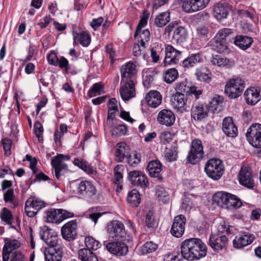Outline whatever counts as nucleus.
<instances>
[{
  "label": "nucleus",
  "mask_w": 261,
  "mask_h": 261,
  "mask_svg": "<svg viewBox=\"0 0 261 261\" xmlns=\"http://www.w3.org/2000/svg\"><path fill=\"white\" fill-rule=\"evenodd\" d=\"M180 249L184 259L193 261L205 257L207 247L201 239L196 238L187 239L180 244Z\"/></svg>",
  "instance_id": "f257e3e1"
},
{
  "label": "nucleus",
  "mask_w": 261,
  "mask_h": 261,
  "mask_svg": "<svg viewBox=\"0 0 261 261\" xmlns=\"http://www.w3.org/2000/svg\"><path fill=\"white\" fill-rule=\"evenodd\" d=\"M214 200L218 205L229 209H237L242 205L241 200L238 196L223 191L216 193L214 196Z\"/></svg>",
  "instance_id": "f03ea898"
},
{
  "label": "nucleus",
  "mask_w": 261,
  "mask_h": 261,
  "mask_svg": "<svg viewBox=\"0 0 261 261\" xmlns=\"http://www.w3.org/2000/svg\"><path fill=\"white\" fill-rule=\"evenodd\" d=\"M73 192L80 197L91 199L97 193V190L92 182L76 180L72 183Z\"/></svg>",
  "instance_id": "7ed1b4c3"
},
{
  "label": "nucleus",
  "mask_w": 261,
  "mask_h": 261,
  "mask_svg": "<svg viewBox=\"0 0 261 261\" xmlns=\"http://www.w3.org/2000/svg\"><path fill=\"white\" fill-rule=\"evenodd\" d=\"M69 155L63 154H57L51 159V165L55 170V177L59 180H63L65 177L66 174L68 172V166L63 163L64 161H69Z\"/></svg>",
  "instance_id": "20e7f679"
},
{
  "label": "nucleus",
  "mask_w": 261,
  "mask_h": 261,
  "mask_svg": "<svg viewBox=\"0 0 261 261\" xmlns=\"http://www.w3.org/2000/svg\"><path fill=\"white\" fill-rule=\"evenodd\" d=\"M107 232L109 239L115 241L126 240L127 233L123 223L118 220L109 222L107 226Z\"/></svg>",
  "instance_id": "39448f33"
},
{
  "label": "nucleus",
  "mask_w": 261,
  "mask_h": 261,
  "mask_svg": "<svg viewBox=\"0 0 261 261\" xmlns=\"http://www.w3.org/2000/svg\"><path fill=\"white\" fill-rule=\"evenodd\" d=\"M204 171L211 178L216 180L219 179L224 171L223 162L217 158L210 159L205 165Z\"/></svg>",
  "instance_id": "423d86ee"
},
{
  "label": "nucleus",
  "mask_w": 261,
  "mask_h": 261,
  "mask_svg": "<svg viewBox=\"0 0 261 261\" xmlns=\"http://www.w3.org/2000/svg\"><path fill=\"white\" fill-rule=\"evenodd\" d=\"M245 87V82L241 78H232L227 81L224 92L228 97L235 99L241 95Z\"/></svg>",
  "instance_id": "0eeeda50"
},
{
  "label": "nucleus",
  "mask_w": 261,
  "mask_h": 261,
  "mask_svg": "<svg viewBox=\"0 0 261 261\" xmlns=\"http://www.w3.org/2000/svg\"><path fill=\"white\" fill-rule=\"evenodd\" d=\"M203 155V146L201 141L198 139L193 140L186 158L187 163L196 165L201 160Z\"/></svg>",
  "instance_id": "6e6552de"
},
{
  "label": "nucleus",
  "mask_w": 261,
  "mask_h": 261,
  "mask_svg": "<svg viewBox=\"0 0 261 261\" xmlns=\"http://www.w3.org/2000/svg\"><path fill=\"white\" fill-rule=\"evenodd\" d=\"M247 141L252 146L261 147V124H252L248 129L246 134Z\"/></svg>",
  "instance_id": "1a4fd4ad"
},
{
  "label": "nucleus",
  "mask_w": 261,
  "mask_h": 261,
  "mask_svg": "<svg viewBox=\"0 0 261 261\" xmlns=\"http://www.w3.org/2000/svg\"><path fill=\"white\" fill-rule=\"evenodd\" d=\"M45 205L46 203L44 201L35 197H30L27 200L25 203V214L28 217L33 218Z\"/></svg>",
  "instance_id": "9d476101"
},
{
  "label": "nucleus",
  "mask_w": 261,
  "mask_h": 261,
  "mask_svg": "<svg viewBox=\"0 0 261 261\" xmlns=\"http://www.w3.org/2000/svg\"><path fill=\"white\" fill-rule=\"evenodd\" d=\"M209 245L217 252L226 250L228 244V238L225 235L211 234L208 240Z\"/></svg>",
  "instance_id": "9b49d317"
},
{
  "label": "nucleus",
  "mask_w": 261,
  "mask_h": 261,
  "mask_svg": "<svg viewBox=\"0 0 261 261\" xmlns=\"http://www.w3.org/2000/svg\"><path fill=\"white\" fill-rule=\"evenodd\" d=\"M128 179L133 186L139 187L144 190L148 188L149 184L147 176L140 171H130Z\"/></svg>",
  "instance_id": "f8f14e48"
},
{
  "label": "nucleus",
  "mask_w": 261,
  "mask_h": 261,
  "mask_svg": "<svg viewBox=\"0 0 261 261\" xmlns=\"http://www.w3.org/2000/svg\"><path fill=\"white\" fill-rule=\"evenodd\" d=\"M41 239L48 246H56L61 241L59 236L47 226H43L40 228L39 232Z\"/></svg>",
  "instance_id": "ddd939ff"
},
{
  "label": "nucleus",
  "mask_w": 261,
  "mask_h": 261,
  "mask_svg": "<svg viewBox=\"0 0 261 261\" xmlns=\"http://www.w3.org/2000/svg\"><path fill=\"white\" fill-rule=\"evenodd\" d=\"M136 83V81L132 80L121 81V87L119 89V92L122 99L124 101H127L135 97Z\"/></svg>",
  "instance_id": "4468645a"
},
{
  "label": "nucleus",
  "mask_w": 261,
  "mask_h": 261,
  "mask_svg": "<svg viewBox=\"0 0 261 261\" xmlns=\"http://www.w3.org/2000/svg\"><path fill=\"white\" fill-rule=\"evenodd\" d=\"M186 218L183 215H179L174 218L170 233L175 238H181L185 230Z\"/></svg>",
  "instance_id": "2eb2a0df"
},
{
  "label": "nucleus",
  "mask_w": 261,
  "mask_h": 261,
  "mask_svg": "<svg viewBox=\"0 0 261 261\" xmlns=\"http://www.w3.org/2000/svg\"><path fill=\"white\" fill-rule=\"evenodd\" d=\"M210 0H184L182 4V10L188 13L195 12L205 8Z\"/></svg>",
  "instance_id": "dca6fc26"
},
{
  "label": "nucleus",
  "mask_w": 261,
  "mask_h": 261,
  "mask_svg": "<svg viewBox=\"0 0 261 261\" xmlns=\"http://www.w3.org/2000/svg\"><path fill=\"white\" fill-rule=\"evenodd\" d=\"M238 178L241 185L250 189H253L255 187L253 174L250 168L242 167L240 171Z\"/></svg>",
  "instance_id": "f3484780"
},
{
  "label": "nucleus",
  "mask_w": 261,
  "mask_h": 261,
  "mask_svg": "<svg viewBox=\"0 0 261 261\" xmlns=\"http://www.w3.org/2000/svg\"><path fill=\"white\" fill-rule=\"evenodd\" d=\"M105 246L108 251L116 256H124L128 252V246L121 241L109 242Z\"/></svg>",
  "instance_id": "a211bd4d"
},
{
  "label": "nucleus",
  "mask_w": 261,
  "mask_h": 261,
  "mask_svg": "<svg viewBox=\"0 0 261 261\" xmlns=\"http://www.w3.org/2000/svg\"><path fill=\"white\" fill-rule=\"evenodd\" d=\"M77 225L76 220H71L61 228V234L64 239L68 241L74 240L77 235Z\"/></svg>",
  "instance_id": "6ab92c4d"
},
{
  "label": "nucleus",
  "mask_w": 261,
  "mask_h": 261,
  "mask_svg": "<svg viewBox=\"0 0 261 261\" xmlns=\"http://www.w3.org/2000/svg\"><path fill=\"white\" fill-rule=\"evenodd\" d=\"M181 56V51L176 49L171 45H167L165 47L164 63L166 65L176 64L178 62Z\"/></svg>",
  "instance_id": "aec40b11"
},
{
  "label": "nucleus",
  "mask_w": 261,
  "mask_h": 261,
  "mask_svg": "<svg viewBox=\"0 0 261 261\" xmlns=\"http://www.w3.org/2000/svg\"><path fill=\"white\" fill-rule=\"evenodd\" d=\"M121 81L136 80L137 73L136 66L133 62H127L121 66L120 68Z\"/></svg>",
  "instance_id": "412c9836"
},
{
  "label": "nucleus",
  "mask_w": 261,
  "mask_h": 261,
  "mask_svg": "<svg viewBox=\"0 0 261 261\" xmlns=\"http://www.w3.org/2000/svg\"><path fill=\"white\" fill-rule=\"evenodd\" d=\"M62 254V250L58 245L48 246L44 252L45 261H61Z\"/></svg>",
  "instance_id": "4be33fe9"
},
{
  "label": "nucleus",
  "mask_w": 261,
  "mask_h": 261,
  "mask_svg": "<svg viewBox=\"0 0 261 261\" xmlns=\"http://www.w3.org/2000/svg\"><path fill=\"white\" fill-rule=\"evenodd\" d=\"M210 46L219 54L228 55L231 52L226 40H220L218 37H214L210 41Z\"/></svg>",
  "instance_id": "5701e85b"
},
{
  "label": "nucleus",
  "mask_w": 261,
  "mask_h": 261,
  "mask_svg": "<svg viewBox=\"0 0 261 261\" xmlns=\"http://www.w3.org/2000/svg\"><path fill=\"white\" fill-rule=\"evenodd\" d=\"M207 105L203 103H196L191 108V116L195 120L201 121L208 116Z\"/></svg>",
  "instance_id": "b1692460"
},
{
  "label": "nucleus",
  "mask_w": 261,
  "mask_h": 261,
  "mask_svg": "<svg viewBox=\"0 0 261 261\" xmlns=\"http://www.w3.org/2000/svg\"><path fill=\"white\" fill-rule=\"evenodd\" d=\"M244 96L245 100L248 105L254 106L261 98L260 88L252 87L247 89L245 91Z\"/></svg>",
  "instance_id": "393cba45"
},
{
  "label": "nucleus",
  "mask_w": 261,
  "mask_h": 261,
  "mask_svg": "<svg viewBox=\"0 0 261 261\" xmlns=\"http://www.w3.org/2000/svg\"><path fill=\"white\" fill-rule=\"evenodd\" d=\"M147 169L149 175L153 178H156L159 181H162L163 177L161 174L162 170V164L159 160H154L149 162Z\"/></svg>",
  "instance_id": "a878e982"
},
{
  "label": "nucleus",
  "mask_w": 261,
  "mask_h": 261,
  "mask_svg": "<svg viewBox=\"0 0 261 261\" xmlns=\"http://www.w3.org/2000/svg\"><path fill=\"white\" fill-rule=\"evenodd\" d=\"M157 120L162 125L170 126L174 124L175 120V116L171 111L163 109L159 112Z\"/></svg>",
  "instance_id": "bb28decb"
},
{
  "label": "nucleus",
  "mask_w": 261,
  "mask_h": 261,
  "mask_svg": "<svg viewBox=\"0 0 261 261\" xmlns=\"http://www.w3.org/2000/svg\"><path fill=\"white\" fill-rule=\"evenodd\" d=\"M231 8L229 5L225 3H218L214 8V15L218 20L221 21L227 18Z\"/></svg>",
  "instance_id": "cd10ccee"
},
{
  "label": "nucleus",
  "mask_w": 261,
  "mask_h": 261,
  "mask_svg": "<svg viewBox=\"0 0 261 261\" xmlns=\"http://www.w3.org/2000/svg\"><path fill=\"white\" fill-rule=\"evenodd\" d=\"M222 130L228 137H235L238 135V128L234 124L232 118L230 117H225L223 120Z\"/></svg>",
  "instance_id": "c85d7f7f"
},
{
  "label": "nucleus",
  "mask_w": 261,
  "mask_h": 261,
  "mask_svg": "<svg viewBox=\"0 0 261 261\" xmlns=\"http://www.w3.org/2000/svg\"><path fill=\"white\" fill-rule=\"evenodd\" d=\"M145 100L149 107L156 108L162 102V95L158 91L150 90L146 94Z\"/></svg>",
  "instance_id": "c756f323"
},
{
  "label": "nucleus",
  "mask_w": 261,
  "mask_h": 261,
  "mask_svg": "<svg viewBox=\"0 0 261 261\" xmlns=\"http://www.w3.org/2000/svg\"><path fill=\"white\" fill-rule=\"evenodd\" d=\"M210 62L213 65L221 68H230L234 64L232 60L218 55H213Z\"/></svg>",
  "instance_id": "7c9ffc66"
},
{
  "label": "nucleus",
  "mask_w": 261,
  "mask_h": 261,
  "mask_svg": "<svg viewBox=\"0 0 261 261\" xmlns=\"http://www.w3.org/2000/svg\"><path fill=\"white\" fill-rule=\"evenodd\" d=\"M186 101L185 95L178 93H175L172 98L173 106L180 113L187 111Z\"/></svg>",
  "instance_id": "2f4dec72"
},
{
  "label": "nucleus",
  "mask_w": 261,
  "mask_h": 261,
  "mask_svg": "<svg viewBox=\"0 0 261 261\" xmlns=\"http://www.w3.org/2000/svg\"><path fill=\"white\" fill-rule=\"evenodd\" d=\"M254 237L251 234H241L235 237L233 241V247L240 249L252 243Z\"/></svg>",
  "instance_id": "473e14b6"
},
{
  "label": "nucleus",
  "mask_w": 261,
  "mask_h": 261,
  "mask_svg": "<svg viewBox=\"0 0 261 261\" xmlns=\"http://www.w3.org/2000/svg\"><path fill=\"white\" fill-rule=\"evenodd\" d=\"M128 153V146L124 142L118 143L115 151V161L117 163L122 162Z\"/></svg>",
  "instance_id": "72a5a7b5"
},
{
  "label": "nucleus",
  "mask_w": 261,
  "mask_h": 261,
  "mask_svg": "<svg viewBox=\"0 0 261 261\" xmlns=\"http://www.w3.org/2000/svg\"><path fill=\"white\" fill-rule=\"evenodd\" d=\"M202 57L200 54H192L181 62L180 65L185 69H189L194 67L197 63L202 62Z\"/></svg>",
  "instance_id": "f704fd0d"
},
{
  "label": "nucleus",
  "mask_w": 261,
  "mask_h": 261,
  "mask_svg": "<svg viewBox=\"0 0 261 261\" xmlns=\"http://www.w3.org/2000/svg\"><path fill=\"white\" fill-rule=\"evenodd\" d=\"M222 96L216 95L208 102L207 109L208 112L213 113H218L222 111L223 102Z\"/></svg>",
  "instance_id": "c9c22d12"
},
{
  "label": "nucleus",
  "mask_w": 261,
  "mask_h": 261,
  "mask_svg": "<svg viewBox=\"0 0 261 261\" xmlns=\"http://www.w3.org/2000/svg\"><path fill=\"white\" fill-rule=\"evenodd\" d=\"M73 36L74 43L76 41L84 47H87L91 42V36L90 34L86 31H82L79 33L73 32Z\"/></svg>",
  "instance_id": "e433bc0d"
},
{
  "label": "nucleus",
  "mask_w": 261,
  "mask_h": 261,
  "mask_svg": "<svg viewBox=\"0 0 261 261\" xmlns=\"http://www.w3.org/2000/svg\"><path fill=\"white\" fill-rule=\"evenodd\" d=\"M253 42V40L251 37L242 35H237L234 37L233 41L236 45L243 50L248 48Z\"/></svg>",
  "instance_id": "4c0bfd02"
},
{
  "label": "nucleus",
  "mask_w": 261,
  "mask_h": 261,
  "mask_svg": "<svg viewBox=\"0 0 261 261\" xmlns=\"http://www.w3.org/2000/svg\"><path fill=\"white\" fill-rule=\"evenodd\" d=\"M59 212L58 208H49L45 212L44 219L47 222L59 224L60 223Z\"/></svg>",
  "instance_id": "58836bf2"
},
{
  "label": "nucleus",
  "mask_w": 261,
  "mask_h": 261,
  "mask_svg": "<svg viewBox=\"0 0 261 261\" xmlns=\"http://www.w3.org/2000/svg\"><path fill=\"white\" fill-rule=\"evenodd\" d=\"M187 35V31L185 27L177 26L174 30L172 39L176 43H183L186 40Z\"/></svg>",
  "instance_id": "ea45409f"
},
{
  "label": "nucleus",
  "mask_w": 261,
  "mask_h": 261,
  "mask_svg": "<svg viewBox=\"0 0 261 261\" xmlns=\"http://www.w3.org/2000/svg\"><path fill=\"white\" fill-rule=\"evenodd\" d=\"M78 255L81 261H98L95 253L88 249L82 248L79 250Z\"/></svg>",
  "instance_id": "a19ab883"
},
{
  "label": "nucleus",
  "mask_w": 261,
  "mask_h": 261,
  "mask_svg": "<svg viewBox=\"0 0 261 261\" xmlns=\"http://www.w3.org/2000/svg\"><path fill=\"white\" fill-rule=\"evenodd\" d=\"M141 201L140 194L137 190L133 189L128 193L127 201L132 207H138L140 204Z\"/></svg>",
  "instance_id": "79ce46f5"
},
{
  "label": "nucleus",
  "mask_w": 261,
  "mask_h": 261,
  "mask_svg": "<svg viewBox=\"0 0 261 261\" xmlns=\"http://www.w3.org/2000/svg\"><path fill=\"white\" fill-rule=\"evenodd\" d=\"M170 20V13L169 11L159 14L154 19V24L160 28L165 26Z\"/></svg>",
  "instance_id": "37998d69"
},
{
  "label": "nucleus",
  "mask_w": 261,
  "mask_h": 261,
  "mask_svg": "<svg viewBox=\"0 0 261 261\" xmlns=\"http://www.w3.org/2000/svg\"><path fill=\"white\" fill-rule=\"evenodd\" d=\"M179 76L177 69L174 68L166 70L163 73L164 81L167 84H171L174 82Z\"/></svg>",
  "instance_id": "c03bdc74"
},
{
  "label": "nucleus",
  "mask_w": 261,
  "mask_h": 261,
  "mask_svg": "<svg viewBox=\"0 0 261 261\" xmlns=\"http://www.w3.org/2000/svg\"><path fill=\"white\" fill-rule=\"evenodd\" d=\"M1 221L4 224L11 225L13 222V216L12 212L7 207H3L0 212Z\"/></svg>",
  "instance_id": "a18cd8bd"
},
{
  "label": "nucleus",
  "mask_w": 261,
  "mask_h": 261,
  "mask_svg": "<svg viewBox=\"0 0 261 261\" xmlns=\"http://www.w3.org/2000/svg\"><path fill=\"white\" fill-rule=\"evenodd\" d=\"M127 130V126L122 124H114L110 127L111 135L115 137H120L125 135Z\"/></svg>",
  "instance_id": "49530a36"
},
{
  "label": "nucleus",
  "mask_w": 261,
  "mask_h": 261,
  "mask_svg": "<svg viewBox=\"0 0 261 261\" xmlns=\"http://www.w3.org/2000/svg\"><path fill=\"white\" fill-rule=\"evenodd\" d=\"M155 195L160 201L166 203L169 201V195L165 189L161 186H157L155 187Z\"/></svg>",
  "instance_id": "de8ad7c7"
},
{
  "label": "nucleus",
  "mask_w": 261,
  "mask_h": 261,
  "mask_svg": "<svg viewBox=\"0 0 261 261\" xmlns=\"http://www.w3.org/2000/svg\"><path fill=\"white\" fill-rule=\"evenodd\" d=\"M73 164L88 174L92 175L94 172V170L93 168L85 161L75 158L74 160Z\"/></svg>",
  "instance_id": "09e8293b"
},
{
  "label": "nucleus",
  "mask_w": 261,
  "mask_h": 261,
  "mask_svg": "<svg viewBox=\"0 0 261 261\" xmlns=\"http://www.w3.org/2000/svg\"><path fill=\"white\" fill-rule=\"evenodd\" d=\"M124 171V166L122 165H117L114 168V182L119 185L123 181V172Z\"/></svg>",
  "instance_id": "8fccbe9b"
},
{
  "label": "nucleus",
  "mask_w": 261,
  "mask_h": 261,
  "mask_svg": "<svg viewBox=\"0 0 261 261\" xmlns=\"http://www.w3.org/2000/svg\"><path fill=\"white\" fill-rule=\"evenodd\" d=\"M85 244L87 248L90 250H96L99 248L100 243L92 237H86L85 239Z\"/></svg>",
  "instance_id": "3c124183"
},
{
  "label": "nucleus",
  "mask_w": 261,
  "mask_h": 261,
  "mask_svg": "<svg viewBox=\"0 0 261 261\" xmlns=\"http://www.w3.org/2000/svg\"><path fill=\"white\" fill-rule=\"evenodd\" d=\"M103 88V85L101 83H95L88 91V95L89 97H93L100 95Z\"/></svg>",
  "instance_id": "603ef678"
},
{
  "label": "nucleus",
  "mask_w": 261,
  "mask_h": 261,
  "mask_svg": "<svg viewBox=\"0 0 261 261\" xmlns=\"http://www.w3.org/2000/svg\"><path fill=\"white\" fill-rule=\"evenodd\" d=\"M158 247V245L152 241L146 242L141 247L142 254H146L155 251Z\"/></svg>",
  "instance_id": "864d4df0"
},
{
  "label": "nucleus",
  "mask_w": 261,
  "mask_h": 261,
  "mask_svg": "<svg viewBox=\"0 0 261 261\" xmlns=\"http://www.w3.org/2000/svg\"><path fill=\"white\" fill-rule=\"evenodd\" d=\"M165 156L169 162L176 160L177 158V147L172 146L170 148H166L165 150Z\"/></svg>",
  "instance_id": "5fc2aeb1"
},
{
  "label": "nucleus",
  "mask_w": 261,
  "mask_h": 261,
  "mask_svg": "<svg viewBox=\"0 0 261 261\" xmlns=\"http://www.w3.org/2000/svg\"><path fill=\"white\" fill-rule=\"evenodd\" d=\"M145 224L146 226L150 230H154L157 226L158 223L154 219V215L152 213H148L145 217Z\"/></svg>",
  "instance_id": "6e6d98bb"
},
{
  "label": "nucleus",
  "mask_w": 261,
  "mask_h": 261,
  "mask_svg": "<svg viewBox=\"0 0 261 261\" xmlns=\"http://www.w3.org/2000/svg\"><path fill=\"white\" fill-rule=\"evenodd\" d=\"M200 198V196L194 195L193 194H189L187 196H185L182 200V204L185 205L186 208L191 209L195 206V199Z\"/></svg>",
  "instance_id": "4d7b16f0"
},
{
  "label": "nucleus",
  "mask_w": 261,
  "mask_h": 261,
  "mask_svg": "<svg viewBox=\"0 0 261 261\" xmlns=\"http://www.w3.org/2000/svg\"><path fill=\"white\" fill-rule=\"evenodd\" d=\"M20 246V242L16 239H9L6 238L5 239V245L4 247H6L8 250H16Z\"/></svg>",
  "instance_id": "13d9d810"
},
{
  "label": "nucleus",
  "mask_w": 261,
  "mask_h": 261,
  "mask_svg": "<svg viewBox=\"0 0 261 261\" xmlns=\"http://www.w3.org/2000/svg\"><path fill=\"white\" fill-rule=\"evenodd\" d=\"M1 142L5 151V155L6 156H10L11 153V149L12 144L11 139L8 138H5L2 139Z\"/></svg>",
  "instance_id": "bf43d9fd"
},
{
  "label": "nucleus",
  "mask_w": 261,
  "mask_h": 261,
  "mask_svg": "<svg viewBox=\"0 0 261 261\" xmlns=\"http://www.w3.org/2000/svg\"><path fill=\"white\" fill-rule=\"evenodd\" d=\"M34 132L39 142H43V128L39 121H36L34 124Z\"/></svg>",
  "instance_id": "052dcab7"
},
{
  "label": "nucleus",
  "mask_w": 261,
  "mask_h": 261,
  "mask_svg": "<svg viewBox=\"0 0 261 261\" xmlns=\"http://www.w3.org/2000/svg\"><path fill=\"white\" fill-rule=\"evenodd\" d=\"M141 162V155L136 153L130 154L127 158V162L132 167H136Z\"/></svg>",
  "instance_id": "680f3d73"
},
{
  "label": "nucleus",
  "mask_w": 261,
  "mask_h": 261,
  "mask_svg": "<svg viewBox=\"0 0 261 261\" xmlns=\"http://www.w3.org/2000/svg\"><path fill=\"white\" fill-rule=\"evenodd\" d=\"M148 15L149 14L146 15H143L140 19L134 34L135 37L138 36L139 34L140 33L141 30H142V28L147 25Z\"/></svg>",
  "instance_id": "e2e57ef3"
},
{
  "label": "nucleus",
  "mask_w": 261,
  "mask_h": 261,
  "mask_svg": "<svg viewBox=\"0 0 261 261\" xmlns=\"http://www.w3.org/2000/svg\"><path fill=\"white\" fill-rule=\"evenodd\" d=\"M232 30L228 28H224L220 30L215 37H218L220 40H225L226 38L232 34Z\"/></svg>",
  "instance_id": "0e129e2a"
},
{
  "label": "nucleus",
  "mask_w": 261,
  "mask_h": 261,
  "mask_svg": "<svg viewBox=\"0 0 261 261\" xmlns=\"http://www.w3.org/2000/svg\"><path fill=\"white\" fill-rule=\"evenodd\" d=\"M202 90L195 86H191L187 95H193L195 99L197 100L199 98L200 96L202 95Z\"/></svg>",
  "instance_id": "69168bd1"
},
{
  "label": "nucleus",
  "mask_w": 261,
  "mask_h": 261,
  "mask_svg": "<svg viewBox=\"0 0 261 261\" xmlns=\"http://www.w3.org/2000/svg\"><path fill=\"white\" fill-rule=\"evenodd\" d=\"M190 86H187L184 83H178L176 84L175 90L176 93L187 95Z\"/></svg>",
  "instance_id": "338daca9"
},
{
  "label": "nucleus",
  "mask_w": 261,
  "mask_h": 261,
  "mask_svg": "<svg viewBox=\"0 0 261 261\" xmlns=\"http://www.w3.org/2000/svg\"><path fill=\"white\" fill-rule=\"evenodd\" d=\"M184 258L181 252H174L167 256L166 261H181Z\"/></svg>",
  "instance_id": "774afa93"
}]
</instances>
